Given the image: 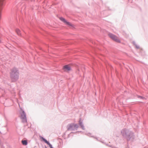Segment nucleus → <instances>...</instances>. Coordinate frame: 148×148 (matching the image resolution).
<instances>
[{"mask_svg": "<svg viewBox=\"0 0 148 148\" xmlns=\"http://www.w3.org/2000/svg\"><path fill=\"white\" fill-rule=\"evenodd\" d=\"M121 133L123 137L126 138L128 141L130 140L133 141L135 138V135L133 132L126 128L123 129Z\"/></svg>", "mask_w": 148, "mask_h": 148, "instance_id": "1", "label": "nucleus"}, {"mask_svg": "<svg viewBox=\"0 0 148 148\" xmlns=\"http://www.w3.org/2000/svg\"><path fill=\"white\" fill-rule=\"evenodd\" d=\"M10 76L12 82H16L19 78V72L18 69L14 67L10 70Z\"/></svg>", "mask_w": 148, "mask_h": 148, "instance_id": "2", "label": "nucleus"}, {"mask_svg": "<svg viewBox=\"0 0 148 148\" xmlns=\"http://www.w3.org/2000/svg\"><path fill=\"white\" fill-rule=\"evenodd\" d=\"M79 127V125L77 124L71 123L68 124L66 127L68 130L74 131L77 130Z\"/></svg>", "mask_w": 148, "mask_h": 148, "instance_id": "3", "label": "nucleus"}, {"mask_svg": "<svg viewBox=\"0 0 148 148\" xmlns=\"http://www.w3.org/2000/svg\"><path fill=\"white\" fill-rule=\"evenodd\" d=\"M21 114V119L22 120V121L23 123H26L27 121V120L26 117V114L23 110L21 109L20 112Z\"/></svg>", "mask_w": 148, "mask_h": 148, "instance_id": "4", "label": "nucleus"}, {"mask_svg": "<svg viewBox=\"0 0 148 148\" xmlns=\"http://www.w3.org/2000/svg\"><path fill=\"white\" fill-rule=\"evenodd\" d=\"M108 36L114 41L118 43H120L121 40L118 38L115 35L111 33H109L108 34Z\"/></svg>", "mask_w": 148, "mask_h": 148, "instance_id": "5", "label": "nucleus"}, {"mask_svg": "<svg viewBox=\"0 0 148 148\" xmlns=\"http://www.w3.org/2000/svg\"><path fill=\"white\" fill-rule=\"evenodd\" d=\"M59 19L61 21L63 22L66 25L71 27H73V24H72L71 23L68 21L65 18L63 17H60Z\"/></svg>", "mask_w": 148, "mask_h": 148, "instance_id": "6", "label": "nucleus"}, {"mask_svg": "<svg viewBox=\"0 0 148 148\" xmlns=\"http://www.w3.org/2000/svg\"><path fill=\"white\" fill-rule=\"evenodd\" d=\"M40 137L43 142L49 146L50 148H53L52 145L45 138L42 136H40Z\"/></svg>", "mask_w": 148, "mask_h": 148, "instance_id": "7", "label": "nucleus"}, {"mask_svg": "<svg viewBox=\"0 0 148 148\" xmlns=\"http://www.w3.org/2000/svg\"><path fill=\"white\" fill-rule=\"evenodd\" d=\"M63 69L64 71L69 72L72 70V69L69 64H67L63 66Z\"/></svg>", "mask_w": 148, "mask_h": 148, "instance_id": "8", "label": "nucleus"}, {"mask_svg": "<svg viewBox=\"0 0 148 148\" xmlns=\"http://www.w3.org/2000/svg\"><path fill=\"white\" fill-rule=\"evenodd\" d=\"M79 125L81 127L82 129L83 130H84L85 128L83 123V121L82 120L81 118L79 119Z\"/></svg>", "mask_w": 148, "mask_h": 148, "instance_id": "9", "label": "nucleus"}, {"mask_svg": "<svg viewBox=\"0 0 148 148\" xmlns=\"http://www.w3.org/2000/svg\"><path fill=\"white\" fill-rule=\"evenodd\" d=\"M21 143L22 144L25 146L27 145L28 144L27 140H22L21 141Z\"/></svg>", "mask_w": 148, "mask_h": 148, "instance_id": "10", "label": "nucleus"}, {"mask_svg": "<svg viewBox=\"0 0 148 148\" xmlns=\"http://www.w3.org/2000/svg\"><path fill=\"white\" fill-rule=\"evenodd\" d=\"M16 32L18 35L19 36H21V33H20V30L18 29H16Z\"/></svg>", "mask_w": 148, "mask_h": 148, "instance_id": "11", "label": "nucleus"}, {"mask_svg": "<svg viewBox=\"0 0 148 148\" xmlns=\"http://www.w3.org/2000/svg\"><path fill=\"white\" fill-rule=\"evenodd\" d=\"M137 97L138 98H140V99H145V97H143V96H141L140 95H138L137 96Z\"/></svg>", "mask_w": 148, "mask_h": 148, "instance_id": "12", "label": "nucleus"}, {"mask_svg": "<svg viewBox=\"0 0 148 148\" xmlns=\"http://www.w3.org/2000/svg\"><path fill=\"white\" fill-rule=\"evenodd\" d=\"M91 134L90 133H88V134H87V135L89 136H91L92 137H94V138H95L94 137V136H91Z\"/></svg>", "mask_w": 148, "mask_h": 148, "instance_id": "13", "label": "nucleus"}, {"mask_svg": "<svg viewBox=\"0 0 148 148\" xmlns=\"http://www.w3.org/2000/svg\"><path fill=\"white\" fill-rule=\"evenodd\" d=\"M109 147H112V148H118V147H117L115 146H113L112 145H109Z\"/></svg>", "mask_w": 148, "mask_h": 148, "instance_id": "14", "label": "nucleus"}, {"mask_svg": "<svg viewBox=\"0 0 148 148\" xmlns=\"http://www.w3.org/2000/svg\"><path fill=\"white\" fill-rule=\"evenodd\" d=\"M81 132V133H83L84 132H82L81 131H77V132H71V133H74L75 134L77 133V132Z\"/></svg>", "mask_w": 148, "mask_h": 148, "instance_id": "15", "label": "nucleus"}, {"mask_svg": "<svg viewBox=\"0 0 148 148\" xmlns=\"http://www.w3.org/2000/svg\"><path fill=\"white\" fill-rule=\"evenodd\" d=\"M138 49L140 48V47L138 45H136L135 46Z\"/></svg>", "mask_w": 148, "mask_h": 148, "instance_id": "16", "label": "nucleus"}, {"mask_svg": "<svg viewBox=\"0 0 148 148\" xmlns=\"http://www.w3.org/2000/svg\"><path fill=\"white\" fill-rule=\"evenodd\" d=\"M132 43L135 46L136 45H137L136 43V42H135V41H132Z\"/></svg>", "mask_w": 148, "mask_h": 148, "instance_id": "17", "label": "nucleus"}, {"mask_svg": "<svg viewBox=\"0 0 148 148\" xmlns=\"http://www.w3.org/2000/svg\"><path fill=\"white\" fill-rule=\"evenodd\" d=\"M1 148H4V147L2 146V147H1Z\"/></svg>", "mask_w": 148, "mask_h": 148, "instance_id": "18", "label": "nucleus"}, {"mask_svg": "<svg viewBox=\"0 0 148 148\" xmlns=\"http://www.w3.org/2000/svg\"><path fill=\"white\" fill-rule=\"evenodd\" d=\"M45 148H47L46 146H45Z\"/></svg>", "mask_w": 148, "mask_h": 148, "instance_id": "19", "label": "nucleus"}, {"mask_svg": "<svg viewBox=\"0 0 148 148\" xmlns=\"http://www.w3.org/2000/svg\"><path fill=\"white\" fill-rule=\"evenodd\" d=\"M106 145H107L108 146H109V145H108V144H106Z\"/></svg>", "mask_w": 148, "mask_h": 148, "instance_id": "20", "label": "nucleus"}]
</instances>
